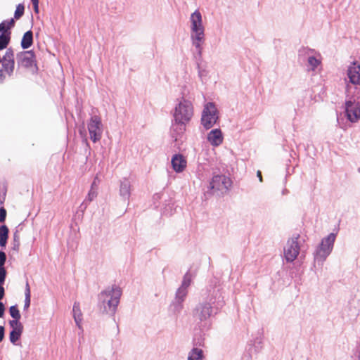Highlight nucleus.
Here are the masks:
<instances>
[{"mask_svg":"<svg viewBox=\"0 0 360 360\" xmlns=\"http://www.w3.org/2000/svg\"><path fill=\"white\" fill-rule=\"evenodd\" d=\"M122 295L121 289L119 287L113 286L111 289L103 291L99 295V309L102 313L113 314L120 302Z\"/></svg>","mask_w":360,"mask_h":360,"instance_id":"f257e3e1","label":"nucleus"},{"mask_svg":"<svg viewBox=\"0 0 360 360\" xmlns=\"http://www.w3.org/2000/svg\"><path fill=\"white\" fill-rule=\"evenodd\" d=\"M193 115V107L192 103L184 99L177 106L174 112V124L179 127L180 131L185 130V125L189 122Z\"/></svg>","mask_w":360,"mask_h":360,"instance_id":"f03ea898","label":"nucleus"},{"mask_svg":"<svg viewBox=\"0 0 360 360\" xmlns=\"http://www.w3.org/2000/svg\"><path fill=\"white\" fill-rule=\"evenodd\" d=\"M232 181L231 179L224 174L214 175L210 182L209 188L212 194L224 195L231 188Z\"/></svg>","mask_w":360,"mask_h":360,"instance_id":"7ed1b4c3","label":"nucleus"},{"mask_svg":"<svg viewBox=\"0 0 360 360\" xmlns=\"http://www.w3.org/2000/svg\"><path fill=\"white\" fill-rule=\"evenodd\" d=\"M191 22L193 44L200 49V43L204 38V27L202 23V15L198 11L191 14Z\"/></svg>","mask_w":360,"mask_h":360,"instance_id":"20e7f679","label":"nucleus"},{"mask_svg":"<svg viewBox=\"0 0 360 360\" xmlns=\"http://www.w3.org/2000/svg\"><path fill=\"white\" fill-rule=\"evenodd\" d=\"M218 111L214 103L205 104L202 112L201 124L206 129H210L217 121Z\"/></svg>","mask_w":360,"mask_h":360,"instance_id":"39448f33","label":"nucleus"},{"mask_svg":"<svg viewBox=\"0 0 360 360\" xmlns=\"http://www.w3.org/2000/svg\"><path fill=\"white\" fill-rule=\"evenodd\" d=\"M88 130L90 139L93 142H96L101 139L103 133V124L101 119L98 115L92 116L88 123Z\"/></svg>","mask_w":360,"mask_h":360,"instance_id":"423d86ee","label":"nucleus"},{"mask_svg":"<svg viewBox=\"0 0 360 360\" xmlns=\"http://www.w3.org/2000/svg\"><path fill=\"white\" fill-rule=\"evenodd\" d=\"M335 240V235L330 233L324 238L316 250V257L317 259L324 260L331 252Z\"/></svg>","mask_w":360,"mask_h":360,"instance_id":"0eeeda50","label":"nucleus"},{"mask_svg":"<svg viewBox=\"0 0 360 360\" xmlns=\"http://www.w3.org/2000/svg\"><path fill=\"white\" fill-rule=\"evenodd\" d=\"M297 239V237L288 240L284 248V257L288 262H293L299 255L300 248Z\"/></svg>","mask_w":360,"mask_h":360,"instance_id":"6e6552de","label":"nucleus"},{"mask_svg":"<svg viewBox=\"0 0 360 360\" xmlns=\"http://www.w3.org/2000/svg\"><path fill=\"white\" fill-rule=\"evenodd\" d=\"M1 62L2 70L1 72H4L8 75H11L15 68L13 51L11 49H8L4 56Z\"/></svg>","mask_w":360,"mask_h":360,"instance_id":"1a4fd4ad","label":"nucleus"},{"mask_svg":"<svg viewBox=\"0 0 360 360\" xmlns=\"http://www.w3.org/2000/svg\"><path fill=\"white\" fill-rule=\"evenodd\" d=\"M346 114L347 118L352 122H355L360 119V105L356 102H346Z\"/></svg>","mask_w":360,"mask_h":360,"instance_id":"9d476101","label":"nucleus"},{"mask_svg":"<svg viewBox=\"0 0 360 360\" xmlns=\"http://www.w3.org/2000/svg\"><path fill=\"white\" fill-rule=\"evenodd\" d=\"M9 324L12 328V330L9 334V339L13 344L15 345L16 342L20 340L22 333L23 326L18 321H10Z\"/></svg>","mask_w":360,"mask_h":360,"instance_id":"9b49d317","label":"nucleus"},{"mask_svg":"<svg viewBox=\"0 0 360 360\" xmlns=\"http://www.w3.org/2000/svg\"><path fill=\"white\" fill-rule=\"evenodd\" d=\"M347 76L353 84H360V63L354 62L348 68Z\"/></svg>","mask_w":360,"mask_h":360,"instance_id":"f8f14e48","label":"nucleus"},{"mask_svg":"<svg viewBox=\"0 0 360 360\" xmlns=\"http://www.w3.org/2000/svg\"><path fill=\"white\" fill-rule=\"evenodd\" d=\"M171 163L176 172H182L187 165L186 159L181 154L174 155L172 158Z\"/></svg>","mask_w":360,"mask_h":360,"instance_id":"ddd939ff","label":"nucleus"},{"mask_svg":"<svg viewBox=\"0 0 360 360\" xmlns=\"http://www.w3.org/2000/svg\"><path fill=\"white\" fill-rule=\"evenodd\" d=\"M18 60L24 67H32L34 64V54L32 51H24L18 55Z\"/></svg>","mask_w":360,"mask_h":360,"instance_id":"4468645a","label":"nucleus"},{"mask_svg":"<svg viewBox=\"0 0 360 360\" xmlns=\"http://www.w3.org/2000/svg\"><path fill=\"white\" fill-rule=\"evenodd\" d=\"M223 139L221 131L219 129H213L207 134L208 141L214 146L221 145L223 142Z\"/></svg>","mask_w":360,"mask_h":360,"instance_id":"2eb2a0df","label":"nucleus"},{"mask_svg":"<svg viewBox=\"0 0 360 360\" xmlns=\"http://www.w3.org/2000/svg\"><path fill=\"white\" fill-rule=\"evenodd\" d=\"M73 316L77 326L80 328H82V314L80 309L79 304L75 302L72 309Z\"/></svg>","mask_w":360,"mask_h":360,"instance_id":"dca6fc26","label":"nucleus"},{"mask_svg":"<svg viewBox=\"0 0 360 360\" xmlns=\"http://www.w3.org/2000/svg\"><path fill=\"white\" fill-rule=\"evenodd\" d=\"M33 41V35L32 31L26 32L21 41V46L23 49H27L32 46Z\"/></svg>","mask_w":360,"mask_h":360,"instance_id":"f3484780","label":"nucleus"},{"mask_svg":"<svg viewBox=\"0 0 360 360\" xmlns=\"http://www.w3.org/2000/svg\"><path fill=\"white\" fill-rule=\"evenodd\" d=\"M8 229L6 225L0 226V245L5 248L8 238Z\"/></svg>","mask_w":360,"mask_h":360,"instance_id":"a211bd4d","label":"nucleus"},{"mask_svg":"<svg viewBox=\"0 0 360 360\" xmlns=\"http://www.w3.org/2000/svg\"><path fill=\"white\" fill-rule=\"evenodd\" d=\"M191 283V276L189 274H186L184 277L182 285L178 291V294L179 295L183 292V296H185L186 295V290L190 285Z\"/></svg>","mask_w":360,"mask_h":360,"instance_id":"6ab92c4d","label":"nucleus"},{"mask_svg":"<svg viewBox=\"0 0 360 360\" xmlns=\"http://www.w3.org/2000/svg\"><path fill=\"white\" fill-rule=\"evenodd\" d=\"M211 312V306L209 304H205L200 307V314L199 317L200 319H205L210 316Z\"/></svg>","mask_w":360,"mask_h":360,"instance_id":"aec40b11","label":"nucleus"},{"mask_svg":"<svg viewBox=\"0 0 360 360\" xmlns=\"http://www.w3.org/2000/svg\"><path fill=\"white\" fill-rule=\"evenodd\" d=\"M14 25L15 20L13 18L9 20H4L0 23V32H3V34H4L14 27Z\"/></svg>","mask_w":360,"mask_h":360,"instance_id":"412c9836","label":"nucleus"},{"mask_svg":"<svg viewBox=\"0 0 360 360\" xmlns=\"http://www.w3.org/2000/svg\"><path fill=\"white\" fill-rule=\"evenodd\" d=\"M202 358V351L198 348H194L188 356V360H201Z\"/></svg>","mask_w":360,"mask_h":360,"instance_id":"4be33fe9","label":"nucleus"},{"mask_svg":"<svg viewBox=\"0 0 360 360\" xmlns=\"http://www.w3.org/2000/svg\"><path fill=\"white\" fill-rule=\"evenodd\" d=\"M10 32L8 34H2L0 35V50L7 47L10 41Z\"/></svg>","mask_w":360,"mask_h":360,"instance_id":"5701e85b","label":"nucleus"},{"mask_svg":"<svg viewBox=\"0 0 360 360\" xmlns=\"http://www.w3.org/2000/svg\"><path fill=\"white\" fill-rule=\"evenodd\" d=\"M11 316L14 319L13 321H20V314L16 305L11 306L9 309Z\"/></svg>","mask_w":360,"mask_h":360,"instance_id":"b1692460","label":"nucleus"},{"mask_svg":"<svg viewBox=\"0 0 360 360\" xmlns=\"http://www.w3.org/2000/svg\"><path fill=\"white\" fill-rule=\"evenodd\" d=\"M25 7L22 4H20L17 6L16 10L14 13V17L15 19L20 18L24 14Z\"/></svg>","mask_w":360,"mask_h":360,"instance_id":"393cba45","label":"nucleus"},{"mask_svg":"<svg viewBox=\"0 0 360 360\" xmlns=\"http://www.w3.org/2000/svg\"><path fill=\"white\" fill-rule=\"evenodd\" d=\"M94 184H92L91 190L89 191L86 198V199L90 202L95 199L98 195L96 189L94 188Z\"/></svg>","mask_w":360,"mask_h":360,"instance_id":"a878e982","label":"nucleus"},{"mask_svg":"<svg viewBox=\"0 0 360 360\" xmlns=\"http://www.w3.org/2000/svg\"><path fill=\"white\" fill-rule=\"evenodd\" d=\"M308 63L311 66V69L314 70L320 64V61L314 57H309Z\"/></svg>","mask_w":360,"mask_h":360,"instance_id":"bb28decb","label":"nucleus"},{"mask_svg":"<svg viewBox=\"0 0 360 360\" xmlns=\"http://www.w3.org/2000/svg\"><path fill=\"white\" fill-rule=\"evenodd\" d=\"M129 185L128 182L122 183L121 187H120V192L122 194H128L129 193Z\"/></svg>","mask_w":360,"mask_h":360,"instance_id":"cd10ccee","label":"nucleus"},{"mask_svg":"<svg viewBox=\"0 0 360 360\" xmlns=\"http://www.w3.org/2000/svg\"><path fill=\"white\" fill-rule=\"evenodd\" d=\"M6 271L4 267H0V284H3L5 281Z\"/></svg>","mask_w":360,"mask_h":360,"instance_id":"c85d7f7f","label":"nucleus"},{"mask_svg":"<svg viewBox=\"0 0 360 360\" xmlns=\"http://www.w3.org/2000/svg\"><path fill=\"white\" fill-rule=\"evenodd\" d=\"M6 260V255L4 252L0 251V267H4Z\"/></svg>","mask_w":360,"mask_h":360,"instance_id":"c756f323","label":"nucleus"},{"mask_svg":"<svg viewBox=\"0 0 360 360\" xmlns=\"http://www.w3.org/2000/svg\"><path fill=\"white\" fill-rule=\"evenodd\" d=\"M6 217V210L1 207L0 208V222H4Z\"/></svg>","mask_w":360,"mask_h":360,"instance_id":"7c9ffc66","label":"nucleus"},{"mask_svg":"<svg viewBox=\"0 0 360 360\" xmlns=\"http://www.w3.org/2000/svg\"><path fill=\"white\" fill-rule=\"evenodd\" d=\"M5 307L2 302H0V318H2L4 314Z\"/></svg>","mask_w":360,"mask_h":360,"instance_id":"2f4dec72","label":"nucleus"},{"mask_svg":"<svg viewBox=\"0 0 360 360\" xmlns=\"http://www.w3.org/2000/svg\"><path fill=\"white\" fill-rule=\"evenodd\" d=\"M4 327L0 326V342L3 340L4 338Z\"/></svg>","mask_w":360,"mask_h":360,"instance_id":"473e14b6","label":"nucleus"},{"mask_svg":"<svg viewBox=\"0 0 360 360\" xmlns=\"http://www.w3.org/2000/svg\"><path fill=\"white\" fill-rule=\"evenodd\" d=\"M5 295V290L2 284H0V300H2Z\"/></svg>","mask_w":360,"mask_h":360,"instance_id":"72a5a7b5","label":"nucleus"},{"mask_svg":"<svg viewBox=\"0 0 360 360\" xmlns=\"http://www.w3.org/2000/svg\"><path fill=\"white\" fill-rule=\"evenodd\" d=\"M32 4H33V6H34V11L35 12H38V3H39V1H32Z\"/></svg>","mask_w":360,"mask_h":360,"instance_id":"f704fd0d","label":"nucleus"},{"mask_svg":"<svg viewBox=\"0 0 360 360\" xmlns=\"http://www.w3.org/2000/svg\"><path fill=\"white\" fill-rule=\"evenodd\" d=\"M28 291V293H27V299H26V302H25V307H29L30 305V290L28 289L27 290Z\"/></svg>","mask_w":360,"mask_h":360,"instance_id":"c9c22d12","label":"nucleus"},{"mask_svg":"<svg viewBox=\"0 0 360 360\" xmlns=\"http://www.w3.org/2000/svg\"><path fill=\"white\" fill-rule=\"evenodd\" d=\"M257 177L259 178V181H260V182H262L263 179H262V172H261V171L258 170V171L257 172Z\"/></svg>","mask_w":360,"mask_h":360,"instance_id":"e433bc0d","label":"nucleus"}]
</instances>
